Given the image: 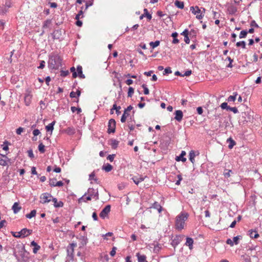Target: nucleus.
<instances>
[{"label":"nucleus","instance_id":"nucleus-26","mask_svg":"<svg viewBox=\"0 0 262 262\" xmlns=\"http://www.w3.org/2000/svg\"><path fill=\"white\" fill-rule=\"evenodd\" d=\"M55 123V121H53L52 123L49 124L46 126V129L47 131H51L54 129V125Z\"/></svg>","mask_w":262,"mask_h":262},{"label":"nucleus","instance_id":"nucleus-44","mask_svg":"<svg viewBox=\"0 0 262 262\" xmlns=\"http://www.w3.org/2000/svg\"><path fill=\"white\" fill-rule=\"evenodd\" d=\"M7 224V222L5 220H3L0 222V229L5 227Z\"/></svg>","mask_w":262,"mask_h":262},{"label":"nucleus","instance_id":"nucleus-8","mask_svg":"<svg viewBox=\"0 0 262 262\" xmlns=\"http://www.w3.org/2000/svg\"><path fill=\"white\" fill-rule=\"evenodd\" d=\"M116 129V121L114 119H111L109 120L108 123V133H114Z\"/></svg>","mask_w":262,"mask_h":262},{"label":"nucleus","instance_id":"nucleus-20","mask_svg":"<svg viewBox=\"0 0 262 262\" xmlns=\"http://www.w3.org/2000/svg\"><path fill=\"white\" fill-rule=\"evenodd\" d=\"M65 132L67 134L71 135L75 133V129L73 127H68L65 129Z\"/></svg>","mask_w":262,"mask_h":262},{"label":"nucleus","instance_id":"nucleus-7","mask_svg":"<svg viewBox=\"0 0 262 262\" xmlns=\"http://www.w3.org/2000/svg\"><path fill=\"white\" fill-rule=\"evenodd\" d=\"M53 199L52 196L48 193H44L40 197V202L42 203H48L52 201Z\"/></svg>","mask_w":262,"mask_h":262},{"label":"nucleus","instance_id":"nucleus-23","mask_svg":"<svg viewBox=\"0 0 262 262\" xmlns=\"http://www.w3.org/2000/svg\"><path fill=\"white\" fill-rule=\"evenodd\" d=\"M180 238L181 237L180 236H177L172 240L171 244L174 247L180 243L181 240Z\"/></svg>","mask_w":262,"mask_h":262},{"label":"nucleus","instance_id":"nucleus-62","mask_svg":"<svg viewBox=\"0 0 262 262\" xmlns=\"http://www.w3.org/2000/svg\"><path fill=\"white\" fill-rule=\"evenodd\" d=\"M254 250V249H252L251 248H249L248 250H247V253L249 254V255H254V253H253V251Z\"/></svg>","mask_w":262,"mask_h":262},{"label":"nucleus","instance_id":"nucleus-34","mask_svg":"<svg viewBox=\"0 0 262 262\" xmlns=\"http://www.w3.org/2000/svg\"><path fill=\"white\" fill-rule=\"evenodd\" d=\"M144 16L145 17H146L148 19V20H150L151 19V15L149 13H148V11L147 10V9L145 8L144 9Z\"/></svg>","mask_w":262,"mask_h":262},{"label":"nucleus","instance_id":"nucleus-51","mask_svg":"<svg viewBox=\"0 0 262 262\" xmlns=\"http://www.w3.org/2000/svg\"><path fill=\"white\" fill-rule=\"evenodd\" d=\"M67 253L68 255L71 257L72 258L73 257V253H72V249H70V248H67Z\"/></svg>","mask_w":262,"mask_h":262},{"label":"nucleus","instance_id":"nucleus-60","mask_svg":"<svg viewBox=\"0 0 262 262\" xmlns=\"http://www.w3.org/2000/svg\"><path fill=\"white\" fill-rule=\"evenodd\" d=\"M115 155H110L107 156V159L110 161L111 162H112L114 159Z\"/></svg>","mask_w":262,"mask_h":262},{"label":"nucleus","instance_id":"nucleus-63","mask_svg":"<svg viewBox=\"0 0 262 262\" xmlns=\"http://www.w3.org/2000/svg\"><path fill=\"white\" fill-rule=\"evenodd\" d=\"M226 243L227 244L230 245L231 246H233L234 245L233 241H232L230 238L227 239V240L226 241Z\"/></svg>","mask_w":262,"mask_h":262},{"label":"nucleus","instance_id":"nucleus-9","mask_svg":"<svg viewBox=\"0 0 262 262\" xmlns=\"http://www.w3.org/2000/svg\"><path fill=\"white\" fill-rule=\"evenodd\" d=\"M52 26V21L50 19H47L43 22L42 25V32L41 35H42L46 31H49Z\"/></svg>","mask_w":262,"mask_h":262},{"label":"nucleus","instance_id":"nucleus-35","mask_svg":"<svg viewBox=\"0 0 262 262\" xmlns=\"http://www.w3.org/2000/svg\"><path fill=\"white\" fill-rule=\"evenodd\" d=\"M134 93V89L132 87H129L128 88V91L127 93V97H132Z\"/></svg>","mask_w":262,"mask_h":262},{"label":"nucleus","instance_id":"nucleus-24","mask_svg":"<svg viewBox=\"0 0 262 262\" xmlns=\"http://www.w3.org/2000/svg\"><path fill=\"white\" fill-rule=\"evenodd\" d=\"M112 169L113 166L108 163H107L105 165H103L102 167V169L104 170L106 172H109L111 171Z\"/></svg>","mask_w":262,"mask_h":262},{"label":"nucleus","instance_id":"nucleus-5","mask_svg":"<svg viewBox=\"0 0 262 262\" xmlns=\"http://www.w3.org/2000/svg\"><path fill=\"white\" fill-rule=\"evenodd\" d=\"M32 233V230L24 228L19 232H17V235H14V234L13 236L17 238L25 237L30 235Z\"/></svg>","mask_w":262,"mask_h":262},{"label":"nucleus","instance_id":"nucleus-49","mask_svg":"<svg viewBox=\"0 0 262 262\" xmlns=\"http://www.w3.org/2000/svg\"><path fill=\"white\" fill-rule=\"evenodd\" d=\"M92 196L89 195L88 196H83L80 199L79 201L81 202L82 200H84L86 199V201H90L91 200Z\"/></svg>","mask_w":262,"mask_h":262},{"label":"nucleus","instance_id":"nucleus-59","mask_svg":"<svg viewBox=\"0 0 262 262\" xmlns=\"http://www.w3.org/2000/svg\"><path fill=\"white\" fill-rule=\"evenodd\" d=\"M189 31L187 29H185L184 31L181 34L182 35H183L184 37L188 36Z\"/></svg>","mask_w":262,"mask_h":262},{"label":"nucleus","instance_id":"nucleus-36","mask_svg":"<svg viewBox=\"0 0 262 262\" xmlns=\"http://www.w3.org/2000/svg\"><path fill=\"white\" fill-rule=\"evenodd\" d=\"M119 142L116 140H112L111 141V146L112 148H116L118 145Z\"/></svg>","mask_w":262,"mask_h":262},{"label":"nucleus","instance_id":"nucleus-53","mask_svg":"<svg viewBox=\"0 0 262 262\" xmlns=\"http://www.w3.org/2000/svg\"><path fill=\"white\" fill-rule=\"evenodd\" d=\"M117 250V248L115 247H114L111 251L110 252V255L112 256H114L115 254H116V251Z\"/></svg>","mask_w":262,"mask_h":262},{"label":"nucleus","instance_id":"nucleus-38","mask_svg":"<svg viewBox=\"0 0 262 262\" xmlns=\"http://www.w3.org/2000/svg\"><path fill=\"white\" fill-rule=\"evenodd\" d=\"M160 44V41L158 40H157L155 42H150L149 43V45L150 47H151L152 48H155L157 47H158Z\"/></svg>","mask_w":262,"mask_h":262},{"label":"nucleus","instance_id":"nucleus-11","mask_svg":"<svg viewBox=\"0 0 262 262\" xmlns=\"http://www.w3.org/2000/svg\"><path fill=\"white\" fill-rule=\"evenodd\" d=\"M175 115L176 116L174 119L179 122L181 121L183 117V114L182 111L181 110L176 111L175 112Z\"/></svg>","mask_w":262,"mask_h":262},{"label":"nucleus","instance_id":"nucleus-37","mask_svg":"<svg viewBox=\"0 0 262 262\" xmlns=\"http://www.w3.org/2000/svg\"><path fill=\"white\" fill-rule=\"evenodd\" d=\"M38 150L41 153H44L45 152V145L42 143H40L38 145Z\"/></svg>","mask_w":262,"mask_h":262},{"label":"nucleus","instance_id":"nucleus-10","mask_svg":"<svg viewBox=\"0 0 262 262\" xmlns=\"http://www.w3.org/2000/svg\"><path fill=\"white\" fill-rule=\"evenodd\" d=\"M10 159L6 156L0 154V165L5 166L8 165Z\"/></svg>","mask_w":262,"mask_h":262},{"label":"nucleus","instance_id":"nucleus-6","mask_svg":"<svg viewBox=\"0 0 262 262\" xmlns=\"http://www.w3.org/2000/svg\"><path fill=\"white\" fill-rule=\"evenodd\" d=\"M190 11L194 15H196V17L198 19H201L204 16V15H202V13L201 12V10L198 6H195V7H191Z\"/></svg>","mask_w":262,"mask_h":262},{"label":"nucleus","instance_id":"nucleus-14","mask_svg":"<svg viewBox=\"0 0 262 262\" xmlns=\"http://www.w3.org/2000/svg\"><path fill=\"white\" fill-rule=\"evenodd\" d=\"M151 208L155 209L156 211H157L159 212H160L162 211V207L160 205V204H159L158 202H155Z\"/></svg>","mask_w":262,"mask_h":262},{"label":"nucleus","instance_id":"nucleus-39","mask_svg":"<svg viewBox=\"0 0 262 262\" xmlns=\"http://www.w3.org/2000/svg\"><path fill=\"white\" fill-rule=\"evenodd\" d=\"M237 47H242L243 49L246 48V42L244 41L237 42L236 44Z\"/></svg>","mask_w":262,"mask_h":262},{"label":"nucleus","instance_id":"nucleus-41","mask_svg":"<svg viewBox=\"0 0 262 262\" xmlns=\"http://www.w3.org/2000/svg\"><path fill=\"white\" fill-rule=\"evenodd\" d=\"M71 110L73 113H74L75 112L77 111V114H79L81 112V109L80 108H77L75 106H72Z\"/></svg>","mask_w":262,"mask_h":262},{"label":"nucleus","instance_id":"nucleus-12","mask_svg":"<svg viewBox=\"0 0 262 262\" xmlns=\"http://www.w3.org/2000/svg\"><path fill=\"white\" fill-rule=\"evenodd\" d=\"M199 152H197V154H195V152L194 150H191L189 153V159L192 164H194L195 160L194 158L196 155H199Z\"/></svg>","mask_w":262,"mask_h":262},{"label":"nucleus","instance_id":"nucleus-30","mask_svg":"<svg viewBox=\"0 0 262 262\" xmlns=\"http://www.w3.org/2000/svg\"><path fill=\"white\" fill-rule=\"evenodd\" d=\"M174 4L178 8L180 9H183L184 6L183 2L179 1H176L174 2Z\"/></svg>","mask_w":262,"mask_h":262},{"label":"nucleus","instance_id":"nucleus-32","mask_svg":"<svg viewBox=\"0 0 262 262\" xmlns=\"http://www.w3.org/2000/svg\"><path fill=\"white\" fill-rule=\"evenodd\" d=\"M242 238V236L241 235H237L235 236L233 238V243L235 245H237L239 243V240Z\"/></svg>","mask_w":262,"mask_h":262},{"label":"nucleus","instance_id":"nucleus-15","mask_svg":"<svg viewBox=\"0 0 262 262\" xmlns=\"http://www.w3.org/2000/svg\"><path fill=\"white\" fill-rule=\"evenodd\" d=\"M21 208V206L19 205V204L17 202L14 203L12 206V209L14 213L19 212L20 211Z\"/></svg>","mask_w":262,"mask_h":262},{"label":"nucleus","instance_id":"nucleus-61","mask_svg":"<svg viewBox=\"0 0 262 262\" xmlns=\"http://www.w3.org/2000/svg\"><path fill=\"white\" fill-rule=\"evenodd\" d=\"M28 156L31 158H34V154L32 150L30 149L28 151Z\"/></svg>","mask_w":262,"mask_h":262},{"label":"nucleus","instance_id":"nucleus-2","mask_svg":"<svg viewBox=\"0 0 262 262\" xmlns=\"http://www.w3.org/2000/svg\"><path fill=\"white\" fill-rule=\"evenodd\" d=\"M188 214H179L176 217L175 228L182 230L184 228L185 221L188 219Z\"/></svg>","mask_w":262,"mask_h":262},{"label":"nucleus","instance_id":"nucleus-27","mask_svg":"<svg viewBox=\"0 0 262 262\" xmlns=\"http://www.w3.org/2000/svg\"><path fill=\"white\" fill-rule=\"evenodd\" d=\"M227 141L229 142V144L228 145V148L229 149H232L236 144L235 142L231 138H229Z\"/></svg>","mask_w":262,"mask_h":262},{"label":"nucleus","instance_id":"nucleus-28","mask_svg":"<svg viewBox=\"0 0 262 262\" xmlns=\"http://www.w3.org/2000/svg\"><path fill=\"white\" fill-rule=\"evenodd\" d=\"M234 95H231L230 96L228 99L227 100L228 102H234L236 99V97L237 95V93L236 92L233 93Z\"/></svg>","mask_w":262,"mask_h":262},{"label":"nucleus","instance_id":"nucleus-43","mask_svg":"<svg viewBox=\"0 0 262 262\" xmlns=\"http://www.w3.org/2000/svg\"><path fill=\"white\" fill-rule=\"evenodd\" d=\"M142 87L144 89V94L145 95H148L149 94V90L147 88L146 85L145 84H143L142 85Z\"/></svg>","mask_w":262,"mask_h":262},{"label":"nucleus","instance_id":"nucleus-16","mask_svg":"<svg viewBox=\"0 0 262 262\" xmlns=\"http://www.w3.org/2000/svg\"><path fill=\"white\" fill-rule=\"evenodd\" d=\"M132 180L136 184L138 185L140 182L144 181V178L141 176H134L132 178Z\"/></svg>","mask_w":262,"mask_h":262},{"label":"nucleus","instance_id":"nucleus-50","mask_svg":"<svg viewBox=\"0 0 262 262\" xmlns=\"http://www.w3.org/2000/svg\"><path fill=\"white\" fill-rule=\"evenodd\" d=\"M171 72H172V71L171 70V68L168 67V68H166L165 69L163 74L164 75L167 74L171 73Z\"/></svg>","mask_w":262,"mask_h":262},{"label":"nucleus","instance_id":"nucleus-40","mask_svg":"<svg viewBox=\"0 0 262 262\" xmlns=\"http://www.w3.org/2000/svg\"><path fill=\"white\" fill-rule=\"evenodd\" d=\"M247 33H248V32L247 31H245V30L242 31L239 34V38H243L246 37V36L247 35Z\"/></svg>","mask_w":262,"mask_h":262},{"label":"nucleus","instance_id":"nucleus-48","mask_svg":"<svg viewBox=\"0 0 262 262\" xmlns=\"http://www.w3.org/2000/svg\"><path fill=\"white\" fill-rule=\"evenodd\" d=\"M89 180H94L95 181H97V179L95 178V174L94 172H92L90 175H89Z\"/></svg>","mask_w":262,"mask_h":262},{"label":"nucleus","instance_id":"nucleus-17","mask_svg":"<svg viewBox=\"0 0 262 262\" xmlns=\"http://www.w3.org/2000/svg\"><path fill=\"white\" fill-rule=\"evenodd\" d=\"M52 202L54 203V206L55 207H61L63 206V203L61 201H58L57 199L53 198Z\"/></svg>","mask_w":262,"mask_h":262},{"label":"nucleus","instance_id":"nucleus-64","mask_svg":"<svg viewBox=\"0 0 262 262\" xmlns=\"http://www.w3.org/2000/svg\"><path fill=\"white\" fill-rule=\"evenodd\" d=\"M40 248V247L38 245L36 246V247H34V248L33 249V253H37V252L38 251V250H39Z\"/></svg>","mask_w":262,"mask_h":262},{"label":"nucleus","instance_id":"nucleus-46","mask_svg":"<svg viewBox=\"0 0 262 262\" xmlns=\"http://www.w3.org/2000/svg\"><path fill=\"white\" fill-rule=\"evenodd\" d=\"M232 172L231 170L226 169L224 172V174L225 177H229L230 176V173Z\"/></svg>","mask_w":262,"mask_h":262},{"label":"nucleus","instance_id":"nucleus-25","mask_svg":"<svg viewBox=\"0 0 262 262\" xmlns=\"http://www.w3.org/2000/svg\"><path fill=\"white\" fill-rule=\"evenodd\" d=\"M77 71L78 73L79 77L81 78H84L85 76L82 73V68L81 66H78L77 68Z\"/></svg>","mask_w":262,"mask_h":262},{"label":"nucleus","instance_id":"nucleus-4","mask_svg":"<svg viewBox=\"0 0 262 262\" xmlns=\"http://www.w3.org/2000/svg\"><path fill=\"white\" fill-rule=\"evenodd\" d=\"M33 95L32 91L30 89H27L24 95V102L27 106L30 105L32 102Z\"/></svg>","mask_w":262,"mask_h":262},{"label":"nucleus","instance_id":"nucleus-47","mask_svg":"<svg viewBox=\"0 0 262 262\" xmlns=\"http://www.w3.org/2000/svg\"><path fill=\"white\" fill-rule=\"evenodd\" d=\"M221 107L222 109H226L227 110H229V106H228L227 103L223 102L221 104Z\"/></svg>","mask_w":262,"mask_h":262},{"label":"nucleus","instance_id":"nucleus-19","mask_svg":"<svg viewBox=\"0 0 262 262\" xmlns=\"http://www.w3.org/2000/svg\"><path fill=\"white\" fill-rule=\"evenodd\" d=\"M137 256L138 257V262H147L146 260V256L144 255H140L139 253L137 254Z\"/></svg>","mask_w":262,"mask_h":262},{"label":"nucleus","instance_id":"nucleus-33","mask_svg":"<svg viewBox=\"0 0 262 262\" xmlns=\"http://www.w3.org/2000/svg\"><path fill=\"white\" fill-rule=\"evenodd\" d=\"M129 115V114L128 113H126V112L124 111L123 115L121 117V121L123 123L125 122L127 117H128Z\"/></svg>","mask_w":262,"mask_h":262},{"label":"nucleus","instance_id":"nucleus-45","mask_svg":"<svg viewBox=\"0 0 262 262\" xmlns=\"http://www.w3.org/2000/svg\"><path fill=\"white\" fill-rule=\"evenodd\" d=\"M24 131V128L23 127H18L17 129H16V133L18 135H21V134Z\"/></svg>","mask_w":262,"mask_h":262},{"label":"nucleus","instance_id":"nucleus-55","mask_svg":"<svg viewBox=\"0 0 262 262\" xmlns=\"http://www.w3.org/2000/svg\"><path fill=\"white\" fill-rule=\"evenodd\" d=\"M77 245L75 243H71L70 244V246L68 248L72 249V253L74 252V248L76 247Z\"/></svg>","mask_w":262,"mask_h":262},{"label":"nucleus","instance_id":"nucleus-3","mask_svg":"<svg viewBox=\"0 0 262 262\" xmlns=\"http://www.w3.org/2000/svg\"><path fill=\"white\" fill-rule=\"evenodd\" d=\"M61 66V59L58 56H54L50 58L49 67L52 69H58Z\"/></svg>","mask_w":262,"mask_h":262},{"label":"nucleus","instance_id":"nucleus-13","mask_svg":"<svg viewBox=\"0 0 262 262\" xmlns=\"http://www.w3.org/2000/svg\"><path fill=\"white\" fill-rule=\"evenodd\" d=\"M186 153L185 151H182L181 154L179 157H177L176 158V160L177 161H182L183 162H185L186 161V158L184 157L186 155Z\"/></svg>","mask_w":262,"mask_h":262},{"label":"nucleus","instance_id":"nucleus-1","mask_svg":"<svg viewBox=\"0 0 262 262\" xmlns=\"http://www.w3.org/2000/svg\"><path fill=\"white\" fill-rule=\"evenodd\" d=\"M28 254L29 253L25 250V246L23 244L17 245L13 253L14 256L17 259L19 260V257H20L24 261H26L28 259Z\"/></svg>","mask_w":262,"mask_h":262},{"label":"nucleus","instance_id":"nucleus-57","mask_svg":"<svg viewBox=\"0 0 262 262\" xmlns=\"http://www.w3.org/2000/svg\"><path fill=\"white\" fill-rule=\"evenodd\" d=\"M191 73L192 72L191 70L187 71L182 75V76H189L191 74Z\"/></svg>","mask_w":262,"mask_h":262},{"label":"nucleus","instance_id":"nucleus-54","mask_svg":"<svg viewBox=\"0 0 262 262\" xmlns=\"http://www.w3.org/2000/svg\"><path fill=\"white\" fill-rule=\"evenodd\" d=\"M69 74L68 71H61L60 75L62 77H66Z\"/></svg>","mask_w":262,"mask_h":262},{"label":"nucleus","instance_id":"nucleus-52","mask_svg":"<svg viewBox=\"0 0 262 262\" xmlns=\"http://www.w3.org/2000/svg\"><path fill=\"white\" fill-rule=\"evenodd\" d=\"M160 247H159V244L154 245V251L156 253H157L159 251Z\"/></svg>","mask_w":262,"mask_h":262},{"label":"nucleus","instance_id":"nucleus-58","mask_svg":"<svg viewBox=\"0 0 262 262\" xmlns=\"http://www.w3.org/2000/svg\"><path fill=\"white\" fill-rule=\"evenodd\" d=\"M82 14H83V11L82 10H81L79 13L76 15V19H79L80 18V16H82Z\"/></svg>","mask_w":262,"mask_h":262},{"label":"nucleus","instance_id":"nucleus-42","mask_svg":"<svg viewBox=\"0 0 262 262\" xmlns=\"http://www.w3.org/2000/svg\"><path fill=\"white\" fill-rule=\"evenodd\" d=\"M57 183L56 180L55 179H52L50 180L49 184L52 187H55L56 183Z\"/></svg>","mask_w":262,"mask_h":262},{"label":"nucleus","instance_id":"nucleus-21","mask_svg":"<svg viewBox=\"0 0 262 262\" xmlns=\"http://www.w3.org/2000/svg\"><path fill=\"white\" fill-rule=\"evenodd\" d=\"M193 243V240L192 238L190 237H187L186 238V245L188 246H189V249H191L192 248V245Z\"/></svg>","mask_w":262,"mask_h":262},{"label":"nucleus","instance_id":"nucleus-29","mask_svg":"<svg viewBox=\"0 0 262 262\" xmlns=\"http://www.w3.org/2000/svg\"><path fill=\"white\" fill-rule=\"evenodd\" d=\"M80 239L81 240V244L82 246L86 244L88 238L85 235L81 236Z\"/></svg>","mask_w":262,"mask_h":262},{"label":"nucleus","instance_id":"nucleus-31","mask_svg":"<svg viewBox=\"0 0 262 262\" xmlns=\"http://www.w3.org/2000/svg\"><path fill=\"white\" fill-rule=\"evenodd\" d=\"M111 206L110 205H106L100 213H109L111 211Z\"/></svg>","mask_w":262,"mask_h":262},{"label":"nucleus","instance_id":"nucleus-18","mask_svg":"<svg viewBox=\"0 0 262 262\" xmlns=\"http://www.w3.org/2000/svg\"><path fill=\"white\" fill-rule=\"evenodd\" d=\"M228 11L230 14H234L237 12V8L232 5H231L228 8Z\"/></svg>","mask_w":262,"mask_h":262},{"label":"nucleus","instance_id":"nucleus-22","mask_svg":"<svg viewBox=\"0 0 262 262\" xmlns=\"http://www.w3.org/2000/svg\"><path fill=\"white\" fill-rule=\"evenodd\" d=\"M249 232L250 236L252 238H256L258 237H259V234H258L257 232L255 230H251L249 231Z\"/></svg>","mask_w":262,"mask_h":262},{"label":"nucleus","instance_id":"nucleus-56","mask_svg":"<svg viewBox=\"0 0 262 262\" xmlns=\"http://www.w3.org/2000/svg\"><path fill=\"white\" fill-rule=\"evenodd\" d=\"M40 134L39 130L35 129L33 131V134L34 136H37Z\"/></svg>","mask_w":262,"mask_h":262}]
</instances>
